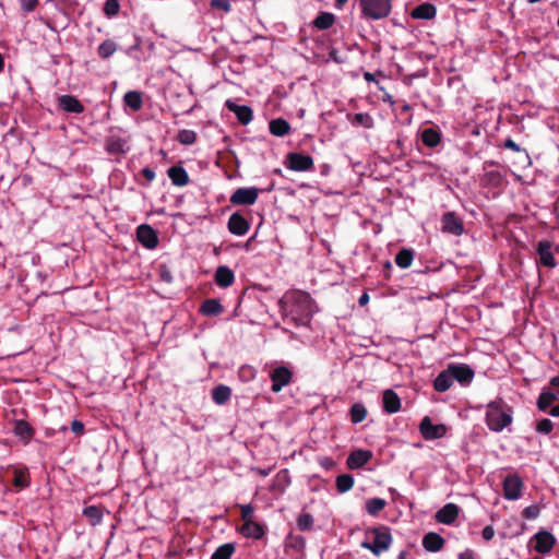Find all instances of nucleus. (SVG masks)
I'll use <instances>...</instances> for the list:
<instances>
[{"mask_svg": "<svg viewBox=\"0 0 559 559\" xmlns=\"http://www.w3.org/2000/svg\"><path fill=\"white\" fill-rule=\"evenodd\" d=\"M240 534L247 538L261 539L264 534V526L254 521H247L239 530Z\"/></svg>", "mask_w": 559, "mask_h": 559, "instance_id": "obj_20", "label": "nucleus"}, {"mask_svg": "<svg viewBox=\"0 0 559 559\" xmlns=\"http://www.w3.org/2000/svg\"><path fill=\"white\" fill-rule=\"evenodd\" d=\"M270 378L272 380V391L277 393L289 384L293 372L287 367L280 366L272 370Z\"/></svg>", "mask_w": 559, "mask_h": 559, "instance_id": "obj_10", "label": "nucleus"}, {"mask_svg": "<svg viewBox=\"0 0 559 559\" xmlns=\"http://www.w3.org/2000/svg\"><path fill=\"white\" fill-rule=\"evenodd\" d=\"M459 559H474V552L471 549H466L459 555Z\"/></svg>", "mask_w": 559, "mask_h": 559, "instance_id": "obj_58", "label": "nucleus"}, {"mask_svg": "<svg viewBox=\"0 0 559 559\" xmlns=\"http://www.w3.org/2000/svg\"><path fill=\"white\" fill-rule=\"evenodd\" d=\"M523 481L518 475H509L503 479V496L508 500H516L521 497Z\"/></svg>", "mask_w": 559, "mask_h": 559, "instance_id": "obj_13", "label": "nucleus"}, {"mask_svg": "<svg viewBox=\"0 0 559 559\" xmlns=\"http://www.w3.org/2000/svg\"><path fill=\"white\" fill-rule=\"evenodd\" d=\"M162 278L166 282H170V280H171L168 272H162Z\"/></svg>", "mask_w": 559, "mask_h": 559, "instance_id": "obj_64", "label": "nucleus"}, {"mask_svg": "<svg viewBox=\"0 0 559 559\" xmlns=\"http://www.w3.org/2000/svg\"><path fill=\"white\" fill-rule=\"evenodd\" d=\"M362 16L370 20L386 17L392 10V0H359Z\"/></svg>", "mask_w": 559, "mask_h": 559, "instance_id": "obj_3", "label": "nucleus"}, {"mask_svg": "<svg viewBox=\"0 0 559 559\" xmlns=\"http://www.w3.org/2000/svg\"><path fill=\"white\" fill-rule=\"evenodd\" d=\"M284 318L296 326H308L314 313V304L310 294L302 290L286 293L278 301Z\"/></svg>", "mask_w": 559, "mask_h": 559, "instance_id": "obj_1", "label": "nucleus"}, {"mask_svg": "<svg viewBox=\"0 0 559 559\" xmlns=\"http://www.w3.org/2000/svg\"><path fill=\"white\" fill-rule=\"evenodd\" d=\"M513 409L502 399L487 405L486 424L491 431L500 432L512 424Z\"/></svg>", "mask_w": 559, "mask_h": 559, "instance_id": "obj_2", "label": "nucleus"}, {"mask_svg": "<svg viewBox=\"0 0 559 559\" xmlns=\"http://www.w3.org/2000/svg\"><path fill=\"white\" fill-rule=\"evenodd\" d=\"M419 431H420L421 436L424 437V439L433 440V439L442 438L447 432V428L442 424H440V425L432 424L430 417L426 416L420 421Z\"/></svg>", "mask_w": 559, "mask_h": 559, "instance_id": "obj_9", "label": "nucleus"}, {"mask_svg": "<svg viewBox=\"0 0 559 559\" xmlns=\"http://www.w3.org/2000/svg\"><path fill=\"white\" fill-rule=\"evenodd\" d=\"M171 183L177 187H185L189 183V175L182 166H171L167 170Z\"/></svg>", "mask_w": 559, "mask_h": 559, "instance_id": "obj_25", "label": "nucleus"}, {"mask_svg": "<svg viewBox=\"0 0 559 559\" xmlns=\"http://www.w3.org/2000/svg\"><path fill=\"white\" fill-rule=\"evenodd\" d=\"M368 301H369V296H368V294H366V293H364V294L360 296L359 300H358V302H359V305H360V306H365Z\"/></svg>", "mask_w": 559, "mask_h": 559, "instance_id": "obj_60", "label": "nucleus"}, {"mask_svg": "<svg viewBox=\"0 0 559 559\" xmlns=\"http://www.w3.org/2000/svg\"><path fill=\"white\" fill-rule=\"evenodd\" d=\"M120 10L119 0H106L103 11L106 16L112 17L118 14Z\"/></svg>", "mask_w": 559, "mask_h": 559, "instance_id": "obj_48", "label": "nucleus"}, {"mask_svg": "<svg viewBox=\"0 0 559 559\" xmlns=\"http://www.w3.org/2000/svg\"><path fill=\"white\" fill-rule=\"evenodd\" d=\"M12 484L19 489H24L29 486V474L26 469L15 468Z\"/></svg>", "mask_w": 559, "mask_h": 559, "instance_id": "obj_40", "label": "nucleus"}, {"mask_svg": "<svg viewBox=\"0 0 559 559\" xmlns=\"http://www.w3.org/2000/svg\"><path fill=\"white\" fill-rule=\"evenodd\" d=\"M59 106L67 112L81 114L84 111V106L81 102L72 95H61L58 98Z\"/></svg>", "mask_w": 559, "mask_h": 559, "instance_id": "obj_23", "label": "nucleus"}, {"mask_svg": "<svg viewBox=\"0 0 559 559\" xmlns=\"http://www.w3.org/2000/svg\"><path fill=\"white\" fill-rule=\"evenodd\" d=\"M414 260V251L412 249L403 248L395 255V263L401 269H407L412 265Z\"/></svg>", "mask_w": 559, "mask_h": 559, "instance_id": "obj_33", "label": "nucleus"}, {"mask_svg": "<svg viewBox=\"0 0 559 559\" xmlns=\"http://www.w3.org/2000/svg\"><path fill=\"white\" fill-rule=\"evenodd\" d=\"M437 9L429 2L421 3L413 9L411 15L413 19L431 20L436 16Z\"/></svg>", "mask_w": 559, "mask_h": 559, "instance_id": "obj_26", "label": "nucleus"}, {"mask_svg": "<svg viewBox=\"0 0 559 559\" xmlns=\"http://www.w3.org/2000/svg\"><path fill=\"white\" fill-rule=\"evenodd\" d=\"M503 146H504L506 148L512 150V151H514V152H520V151H521L520 145H519L518 143H515L512 139H507V140L504 141Z\"/></svg>", "mask_w": 559, "mask_h": 559, "instance_id": "obj_57", "label": "nucleus"}, {"mask_svg": "<svg viewBox=\"0 0 559 559\" xmlns=\"http://www.w3.org/2000/svg\"><path fill=\"white\" fill-rule=\"evenodd\" d=\"M83 515L88 520L90 524L95 526L103 519V510L97 506H88L83 509Z\"/></svg>", "mask_w": 559, "mask_h": 559, "instance_id": "obj_35", "label": "nucleus"}, {"mask_svg": "<svg viewBox=\"0 0 559 559\" xmlns=\"http://www.w3.org/2000/svg\"><path fill=\"white\" fill-rule=\"evenodd\" d=\"M443 233L461 236L464 233V223L455 212H445L441 217Z\"/></svg>", "mask_w": 559, "mask_h": 559, "instance_id": "obj_5", "label": "nucleus"}, {"mask_svg": "<svg viewBox=\"0 0 559 559\" xmlns=\"http://www.w3.org/2000/svg\"><path fill=\"white\" fill-rule=\"evenodd\" d=\"M481 536L485 540H490L495 536V530L491 525H487L483 528Z\"/></svg>", "mask_w": 559, "mask_h": 559, "instance_id": "obj_54", "label": "nucleus"}, {"mask_svg": "<svg viewBox=\"0 0 559 559\" xmlns=\"http://www.w3.org/2000/svg\"><path fill=\"white\" fill-rule=\"evenodd\" d=\"M322 465L328 468L333 465V461L329 457H325L324 461L322 462Z\"/></svg>", "mask_w": 559, "mask_h": 559, "instance_id": "obj_63", "label": "nucleus"}, {"mask_svg": "<svg viewBox=\"0 0 559 559\" xmlns=\"http://www.w3.org/2000/svg\"><path fill=\"white\" fill-rule=\"evenodd\" d=\"M212 7L222 9L224 11H229V9H230L229 3L225 0H213Z\"/></svg>", "mask_w": 559, "mask_h": 559, "instance_id": "obj_55", "label": "nucleus"}, {"mask_svg": "<svg viewBox=\"0 0 559 559\" xmlns=\"http://www.w3.org/2000/svg\"><path fill=\"white\" fill-rule=\"evenodd\" d=\"M453 384V377L451 371H449V367L445 370L441 371L433 381V389L437 392H445Z\"/></svg>", "mask_w": 559, "mask_h": 559, "instance_id": "obj_27", "label": "nucleus"}, {"mask_svg": "<svg viewBox=\"0 0 559 559\" xmlns=\"http://www.w3.org/2000/svg\"><path fill=\"white\" fill-rule=\"evenodd\" d=\"M421 141L428 147H436L441 141V135L436 129L428 128L421 132Z\"/></svg>", "mask_w": 559, "mask_h": 559, "instance_id": "obj_34", "label": "nucleus"}, {"mask_svg": "<svg viewBox=\"0 0 559 559\" xmlns=\"http://www.w3.org/2000/svg\"><path fill=\"white\" fill-rule=\"evenodd\" d=\"M259 190L252 188H238L230 195V203L234 205H252L257 202Z\"/></svg>", "mask_w": 559, "mask_h": 559, "instance_id": "obj_8", "label": "nucleus"}, {"mask_svg": "<svg viewBox=\"0 0 559 559\" xmlns=\"http://www.w3.org/2000/svg\"><path fill=\"white\" fill-rule=\"evenodd\" d=\"M38 0H21V8L24 12L29 13L35 10Z\"/></svg>", "mask_w": 559, "mask_h": 559, "instance_id": "obj_52", "label": "nucleus"}, {"mask_svg": "<svg viewBox=\"0 0 559 559\" xmlns=\"http://www.w3.org/2000/svg\"><path fill=\"white\" fill-rule=\"evenodd\" d=\"M123 102L126 106L130 107L134 111L140 110L143 106L142 95L136 91L127 92L123 96Z\"/></svg>", "mask_w": 559, "mask_h": 559, "instance_id": "obj_32", "label": "nucleus"}, {"mask_svg": "<svg viewBox=\"0 0 559 559\" xmlns=\"http://www.w3.org/2000/svg\"><path fill=\"white\" fill-rule=\"evenodd\" d=\"M554 429V424L550 419L544 418L536 425V431L544 435H549Z\"/></svg>", "mask_w": 559, "mask_h": 559, "instance_id": "obj_49", "label": "nucleus"}, {"mask_svg": "<svg viewBox=\"0 0 559 559\" xmlns=\"http://www.w3.org/2000/svg\"><path fill=\"white\" fill-rule=\"evenodd\" d=\"M386 506V501L381 498H371L366 502V510L370 515H377Z\"/></svg>", "mask_w": 559, "mask_h": 559, "instance_id": "obj_44", "label": "nucleus"}, {"mask_svg": "<svg viewBox=\"0 0 559 559\" xmlns=\"http://www.w3.org/2000/svg\"><path fill=\"white\" fill-rule=\"evenodd\" d=\"M141 173L143 177L150 182L155 179V171L150 167L143 168Z\"/></svg>", "mask_w": 559, "mask_h": 559, "instance_id": "obj_56", "label": "nucleus"}, {"mask_svg": "<svg viewBox=\"0 0 559 559\" xmlns=\"http://www.w3.org/2000/svg\"><path fill=\"white\" fill-rule=\"evenodd\" d=\"M329 56L331 59H333L335 62L337 63H341L342 60L341 58L338 57V51L336 49H332L330 52H329Z\"/></svg>", "mask_w": 559, "mask_h": 559, "instance_id": "obj_59", "label": "nucleus"}, {"mask_svg": "<svg viewBox=\"0 0 559 559\" xmlns=\"http://www.w3.org/2000/svg\"><path fill=\"white\" fill-rule=\"evenodd\" d=\"M269 129L275 136H285L290 132V124L283 118H276L270 121Z\"/></svg>", "mask_w": 559, "mask_h": 559, "instance_id": "obj_28", "label": "nucleus"}, {"mask_svg": "<svg viewBox=\"0 0 559 559\" xmlns=\"http://www.w3.org/2000/svg\"><path fill=\"white\" fill-rule=\"evenodd\" d=\"M214 280L219 287L227 288L234 284L235 275L228 266L221 265L215 271Z\"/></svg>", "mask_w": 559, "mask_h": 559, "instance_id": "obj_22", "label": "nucleus"}, {"mask_svg": "<svg viewBox=\"0 0 559 559\" xmlns=\"http://www.w3.org/2000/svg\"><path fill=\"white\" fill-rule=\"evenodd\" d=\"M372 533L373 540L371 543L362 542L361 546L366 549H369L376 556H379L380 554L389 549L392 542V536L388 527L374 528Z\"/></svg>", "mask_w": 559, "mask_h": 559, "instance_id": "obj_4", "label": "nucleus"}, {"mask_svg": "<svg viewBox=\"0 0 559 559\" xmlns=\"http://www.w3.org/2000/svg\"><path fill=\"white\" fill-rule=\"evenodd\" d=\"M136 238L139 242L147 249H155L158 245L156 231L147 224H142L136 228Z\"/></svg>", "mask_w": 559, "mask_h": 559, "instance_id": "obj_12", "label": "nucleus"}, {"mask_svg": "<svg viewBox=\"0 0 559 559\" xmlns=\"http://www.w3.org/2000/svg\"><path fill=\"white\" fill-rule=\"evenodd\" d=\"M371 457L372 452L369 450H355L348 455L346 464L349 469H358L365 466Z\"/></svg>", "mask_w": 559, "mask_h": 559, "instance_id": "obj_16", "label": "nucleus"}, {"mask_svg": "<svg viewBox=\"0 0 559 559\" xmlns=\"http://www.w3.org/2000/svg\"><path fill=\"white\" fill-rule=\"evenodd\" d=\"M240 511H241V519L243 520V523H246L247 521H251V516L254 511L252 504L240 506Z\"/></svg>", "mask_w": 559, "mask_h": 559, "instance_id": "obj_51", "label": "nucleus"}, {"mask_svg": "<svg viewBox=\"0 0 559 559\" xmlns=\"http://www.w3.org/2000/svg\"><path fill=\"white\" fill-rule=\"evenodd\" d=\"M557 400V395L549 391H543L537 400V407L542 412H546L548 407Z\"/></svg>", "mask_w": 559, "mask_h": 559, "instance_id": "obj_42", "label": "nucleus"}, {"mask_svg": "<svg viewBox=\"0 0 559 559\" xmlns=\"http://www.w3.org/2000/svg\"><path fill=\"white\" fill-rule=\"evenodd\" d=\"M460 508L455 503H447L436 513V521L450 525L459 516Z\"/></svg>", "mask_w": 559, "mask_h": 559, "instance_id": "obj_18", "label": "nucleus"}, {"mask_svg": "<svg viewBox=\"0 0 559 559\" xmlns=\"http://www.w3.org/2000/svg\"><path fill=\"white\" fill-rule=\"evenodd\" d=\"M200 313L206 317H217L224 312V307L218 299H205L199 309Z\"/></svg>", "mask_w": 559, "mask_h": 559, "instance_id": "obj_24", "label": "nucleus"}, {"mask_svg": "<svg viewBox=\"0 0 559 559\" xmlns=\"http://www.w3.org/2000/svg\"><path fill=\"white\" fill-rule=\"evenodd\" d=\"M235 552V546L231 543L219 546L211 556V559H230Z\"/></svg>", "mask_w": 559, "mask_h": 559, "instance_id": "obj_43", "label": "nucleus"}, {"mask_svg": "<svg viewBox=\"0 0 559 559\" xmlns=\"http://www.w3.org/2000/svg\"><path fill=\"white\" fill-rule=\"evenodd\" d=\"M287 168L294 171H308L313 169V158L301 153H289L286 157Z\"/></svg>", "mask_w": 559, "mask_h": 559, "instance_id": "obj_6", "label": "nucleus"}, {"mask_svg": "<svg viewBox=\"0 0 559 559\" xmlns=\"http://www.w3.org/2000/svg\"><path fill=\"white\" fill-rule=\"evenodd\" d=\"M229 233L236 236H243L250 228L249 222L239 213L230 215L227 224Z\"/></svg>", "mask_w": 559, "mask_h": 559, "instance_id": "obj_17", "label": "nucleus"}, {"mask_svg": "<svg viewBox=\"0 0 559 559\" xmlns=\"http://www.w3.org/2000/svg\"><path fill=\"white\" fill-rule=\"evenodd\" d=\"M539 513H540V509L537 504L528 506L522 511L523 518H525L527 520H534V519L538 518Z\"/></svg>", "mask_w": 559, "mask_h": 559, "instance_id": "obj_50", "label": "nucleus"}, {"mask_svg": "<svg viewBox=\"0 0 559 559\" xmlns=\"http://www.w3.org/2000/svg\"><path fill=\"white\" fill-rule=\"evenodd\" d=\"M549 383L552 388H559V376L551 378Z\"/></svg>", "mask_w": 559, "mask_h": 559, "instance_id": "obj_62", "label": "nucleus"}, {"mask_svg": "<svg viewBox=\"0 0 559 559\" xmlns=\"http://www.w3.org/2000/svg\"><path fill=\"white\" fill-rule=\"evenodd\" d=\"M534 539L536 540L534 549L543 555L550 552L556 543L555 536L547 531H539L535 534Z\"/></svg>", "mask_w": 559, "mask_h": 559, "instance_id": "obj_14", "label": "nucleus"}, {"mask_svg": "<svg viewBox=\"0 0 559 559\" xmlns=\"http://www.w3.org/2000/svg\"><path fill=\"white\" fill-rule=\"evenodd\" d=\"M177 140L183 145H192L197 141V133L192 130L183 129L178 132Z\"/></svg>", "mask_w": 559, "mask_h": 559, "instance_id": "obj_46", "label": "nucleus"}, {"mask_svg": "<svg viewBox=\"0 0 559 559\" xmlns=\"http://www.w3.org/2000/svg\"><path fill=\"white\" fill-rule=\"evenodd\" d=\"M549 414L554 417H559V403L549 411Z\"/></svg>", "mask_w": 559, "mask_h": 559, "instance_id": "obj_61", "label": "nucleus"}, {"mask_svg": "<svg viewBox=\"0 0 559 559\" xmlns=\"http://www.w3.org/2000/svg\"><path fill=\"white\" fill-rule=\"evenodd\" d=\"M118 49L117 44L112 39L104 40L97 48V55L105 60L111 57Z\"/></svg>", "mask_w": 559, "mask_h": 559, "instance_id": "obj_37", "label": "nucleus"}, {"mask_svg": "<svg viewBox=\"0 0 559 559\" xmlns=\"http://www.w3.org/2000/svg\"><path fill=\"white\" fill-rule=\"evenodd\" d=\"M536 253L538 255L536 262L539 265L548 269H554L557 261L552 253V243L549 240H540L536 246Z\"/></svg>", "mask_w": 559, "mask_h": 559, "instance_id": "obj_7", "label": "nucleus"}, {"mask_svg": "<svg viewBox=\"0 0 559 559\" xmlns=\"http://www.w3.org/2000/svg\"><path fill=\"white\" fill-rule=\"evenodd\" d=\"M382 406L388 414L397 413L401 409V399L393 390L388 389L383 392Z\"/></svg>", "mask_w": 559, "mask_h": 559, "instance_id": "obj_19", "label": "nucleus"}, {"mask_svg": "<svg viewBox=\"0 0 559 559\" xmlns=\"http://www.w3.org/2000/svg\"><path fill=\"white\" fill-rule=\"evenodd\" d=\"M444 538L435 532L427 533L423 538V547L430 552L440 551L444 546Z\"/></svg>", "mask_w": 559, "mask_h": 559, "instance_id": "obj_21", "label": "nucleus"}, {"mask_svg": "<svg viewBox=\"0 0 559 559\" xmlns=\"http://www.w3.org/2000/svg\"><path fill=\"white\" fill-rule=\"evenodd\" d=\"M230 396L231 390L227 385L221 384L212 390V399L218 405L225 404L230 399Z\"/></svg>", "mask_w": 559, "mask_h": 559, "instance_id": "obj_31", "label": "nucleus"}, {"mask_svg": "<svg viewBox=\"0 0 559 559\" xmlns=\"http://www.w3.org/2000/svg\"><path fill=\"white\" fill-rule=\"evenodd\" d=\"M127 141L118 135H109L106 139V151L109 154H120L126 152Z\"/></svg>", "mask_w": 559, "mask_h": 559, "instance_id": "obj_29", "label": "nucleus"}, {"mask_svg": "<svg viewBox=\"0 0 559 559\" xmlns=\"http://www.w3.org/2000/svg\"><path fill=\"white\" fill-rule=\"evenodd\" d=\"M352 123L362 126L364 128L367 129H371L374 126L372 117L367 112L355 114Z\"/></svg>", "mask_w": 559, "mask_h": 559, "instance_id": "obj_45", "label": "nucleus"}, {"mask_svg": "<svg viewBox=\"0 0 559 559\" xmlns=\"http://www.w3.org/2000/svg\"><path fill=\"white\" fill-rule=\"evenodd\" d=\"M33 427L25 420H16L14 425V433L24 440H29L34 436Z\"/></svg>", "mask_w": 559, "mask_h": 559, "instance_id": "obj_36", "label": "nucleus"}, {"mask_svg": "<svg viewBox=\"0 0 559 559\" xmlns=\"http://www.w3.org/2000/svg\"><path fill=\"white\" fill-rule=\"evenodd\" d=\"M71 430H72L75 435H78V436L82 435V433L84 432V425H83V423H82V421H80V420H76V419H75V420H73V421L71 423Z\"/></svg>", "mask_w": 559, "mask_h": 559, "instance_id": "obj_53", "label": "nucleus"}, {"mask_svg": "<svg viewBox=\"0 0 559 559\" xmlns=\"http://www.w3.org/2000/svg\"><path fill=\"white\" fill-rule=\"evenodd\" d=\"M306 539L301 535L288 534L285 539V547L301 552L305 549Z\"/></svg>", "mask_w": 559, "mask_h": 559, "instance_id": "obj_38", "label": "nucleus"}, {"mask_svg": "<svg viewBox=\"0 0 559 559\" xmlns=\"http://www.w3.org/2000/svg\"><path fill=\"white\" fill-rule=\"evenodd\" d=\"M297 526L300 531H311L313 527V516L310 513H301L297 519Z\"/></svg>", "mask_w": 559, "mask_h": 559, "instance_id": "obj_47", "label": "nucleus"}, {"mask_svg": "<svg viewBox=\"0 0 559 559\" xmlns=\"http://www.w3.org/2000/svg\"><path fill=\"white\" fill-rule=\"evenodd\" d=\"M354 486V477L350 474H342L336 477V488L341 493L349 491Z\"/></svg>", "mask_w": 559, "mask_h": 559, "instance_id": "obj_41", "label": "nucleus"}, {"mask_svg": "<svg viewBox=\"0 0 559 559\" xmlns=\"http://www.w3.org/2000/svg\"><path fill=\"white\" fill-rule=\"evenodd\" d=\"M225 106L227 107V109L229 111H231L236 115L238 121L241 124L247 126L248 123L251 122V120L253 118V111L249 106L237 105L231 99H227L225 103Z\"/></svg>", "mask_w": 559, "mask_h": 559, "instance_id": "obj_15", "label": "nucleus"}, {"mask_svg": "<svg viewBox=\"0 0 559 559\" xmlns=\"http://www.w3.org/2000/svg\"><path fill=\"white\" fill-rule=\"evenodd\" d=\"M335 22V15L331 12H320L313 20L312 25L320 29H329Z\"/></svg>", "mask_w": 559, "mask_h": 559, "instance_id": "obj_30", "label": "nucleus"}, {"mask_svg": "<svg viewBox=\"0 0 559 559\" xmlns=\"http://www.w3.org/2000/svg\"><path fill=\"white\" fill-rule=\"evenodd\" d=\"M449 371L461 385H468L474 379V370L466 364H450Z\"/></svg>", "mask_w": 559, "mask_h": 559, "instance_id": "obj_11", "label": "nucleus"}, {"mask_svg": "<svg viewBox=\"0 0 559 559\" xmlns=\"http://www.w3.org/2000/svg\"><path fill=\"white\" fill-rule=\"evenodd\" d=\"M367 408L362 403H355L349 409V417L353 424H359L367 417Z\"/></svg>", "mask_w": 559, "mask_h": 559, "instance_id": "obj_39", "label": "nucleus"}]
</instances>
